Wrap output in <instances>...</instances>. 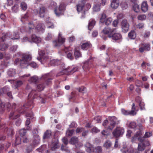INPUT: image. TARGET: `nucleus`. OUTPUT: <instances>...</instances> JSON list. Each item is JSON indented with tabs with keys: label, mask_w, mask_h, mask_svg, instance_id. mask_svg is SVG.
<instances>
[{
	"label": "nucleus",
	"mask_w": 153,
	"mask_h": 153,
	"mask_svg": "<svg viewBox=\"0 0 153 153\" xmlns=\"http://www.w3.org/2000/svg\"><path fill=\"white\" fill-rule=\"evenodd\" d=\"M26 89L27 91H28L29 92H30L28 94V99L29 100L27 104L24 105L22 108V109L18 111L19 113L17 111L11 112L9 115V117L10 119H16L19 117L20 116L19 113H23L25 112V108H27L28 106H31L33 103V101L32 100L36 98V94L35 93V90L32 89L31 87L29 85H27V86Z\"/></svg>",
	"instance_id": "f257e3e1"
},
{
	"label": "nucleus",
	"mask_w": 153,
	"mask_h": 153,
	"mask_svg": "<svg viewBox=\"0 0 153 153\" xmlns=\"http://www.w3.org/2000/svg\"><path fill=\"white\" fill-rule=\"evenodd\" d=\"M31 59V56L30 55L23 54L22 59H16L15 60L14 63L16 65H19L23 68L24 66H25V65H28Z\"/></svg>",
	"instance_id": "f03ea898"
},
{
	"label": "nucleus",
	"mask_w": 153,
	"mask_h": 153,
	"mask_svg": "<svg viewBox=\"0 0 153 153\" xmlns=\"http://www.w3.org/2000/svg\"><path fill=\"white\" fill-rule=\"evenodd\" d=\"M85 147L87 148L86 151L91 153H102V147L100 146L94 147L92 145L89 143H87L85 145Z\"/></svg>",
	"instance_id": "7ed1b4c3"
},
{
	"label": "nucleus",
	"mask_w": 153,
	"mask_h": 153,
	"mask_svg": "<svg viewBox=\"0 0 153 153\" xmlns=\"http://www.w3.org/2000/svg\"><path fill=\"white\" fill-rule=\"evenodd\" d=\"M78 69V68L77 67L74 68H67L61 71L60 72L58 73L57 76H60L64 74H67L68 73H73L77 71Z\"/></svg>",
	"instance_id": "20e7f679"
},
{
	"label": "nucleus",
	"mask_w": 153,
	"mask_h": 153,
	"mask_svg": "<svg viewBox=\"0 0 153 153\" xmlns=\"http://www.w3.org/2000/svg\"><path fill=\"white\" fill-rule=\"evenodd\" d=\"M121 27L122 31L124 33L127 32L129 29V25L126 19L123 20L121 23Z\"/></svg>",
	"instance_id": "39448f33"
},
{
	"label": "nucleus",
	"mask_w": 153,
	"mask_h": 153,
	"mask_svg": "<svg viewBox=\"0 0 153 153\" xmlns=\"http://www.w3.org/2000/svg\"><path fill=\"white\" fill-rule=\"evenodd\" d=\"M139 51L143 53L144 51H149L150 49V46L149 44L144 43H141L139 46Z\"/></svg>",
	"instance_id": "423d86ee"
},
{
	"label": "nucleus",
	"mask_w": 153,
	"mask_h": 153,
	"mask_svg": "<svg viewBox=\"0 0 153 153\" xmlns=\"http://www.w3.org/2000/svg\"><path fill=\"white\" fill-rule=\"evenodd\" d=\"M124 132V129L122 128L117 127L113 131V136L115 137H118L123 134Z\"/></svg>",
	"instance_id": "0eeeda50"
},
{
	"label": "nucleus",
	"mask_w": 153,
	"mask_h": 153,
	"mask_svg": "<svg viewBox=\"0 0 153 153\" xmlns=\"http://www.w3.org/2000/svg\"><path fill=\"white\" fill-rule=\"evenodd\" d=\"M65 39L62 38L60 33H59L58 41H54L53 42V46L55 47H58L65 42Z\"/></svg>",
	"instance_id": "6e6552de"
},
{
	"label": "nucleus",
	"mask_w": 153,
	"mask_h": 153,
	"mask_svg": "<svg viewBox=\"0 0 153 153\" xmlns=\"http://www.w3.org/2000/svg\"><path fill=\"white\" fill-rule=\"evenodd\" d=\"M65 5L63 3L61 4L58 9H55V13L57 16H59L62 13V12L65 10Z\"/></svg>",
	"instance_id": "1a4fd4ad"
},
{
	"label": "nucleus",
	"mask_w": 153,
	"mask_h": 153,
	"mask_svg": "<svg viewBox=\"0 0 153 153\" xmlns=\"http://www.w3.org/2000/svg\"><path fill=\"white\" fill-rule=\"evenodd\" d=\"M108 37L112 40L115 41L120 40L122 38L121 35L118 33H115L114 34L112 33L111 34L108 35Z\"/></svg>",
	"instance_id": "9d476101"
},
{
	"label": "nucleus",
	"mask_w": 153,
	"mask_h": 153,
	"mask_svg": "<svg viewBox=\"0 0 153 153\" xmlns=\"http://www.w3.org/2000/svg\"><path fill=\"white\" fill-rule=\"evenodd\" d=\"M58 142L57 140H53L51 143L49 145V147L52 151H55L59 148Z\"/></svg>",
	"instance_id": "9b49d317"
},
{
	"label": "nucleus",
	"mask_w": 153,
	"mask_h": 153,
	"mask_svg": "<svg viewBox=\"0 0 153 153\" xmlns=\"http://www.w3.org/2000/svg\"><path fill=\"white\" fill-rule=\"evenodd\" d=\"M116 29L115 28H111L109 27H106L104 28L102 31V33L104 34H111Z\"/></svg>",
	"instance_id": "f8f14e48"
},
{
	"label": "nucleus",
	"mask_w": 153,
	"mask_h": 153,
	"mask_svg": "<svg viewBox=\"0 0 153 153\" xmlns=\"http://www.w3.org/2000/svg\"><path fill=\"white\" fill-rule=\"evenodd\" d=\"M109 123L110 126V130H112L116 124L117 118L115 117H109Z\"/></svg>",
	"instance_id": "ddd939ff"
},
{
	"label": "nucleus",
	"mask_w": 153,
	"mask_h": 153,
	"mask_svg": "<svg viewBox=\"0 0 153 153\" xmlns=\"http://www.w3.org/2000/svg\"><path fill=\"white\" fill-rule=\"evenodd\" d=\"M27 117H29L27 118L26 121L25 123V125L26 126H28L30 123V119H34L33 117V114L32 113H27L26 115Z\"/></svg>",
	"instance_id": "4468645a"
},
{
	"label": "nucleus",
	"mask_w": 153,
	"mask_h": 153,
	"mask_svg": "<svg viewBox=\"0 0 153 153\" xmlns=\"http://www.w3.org/2000/svg\"><path fill=\"white\" fill-rule=\"evenodd\" d=\"M141 8L142 11L143 12H147L148 9V6L147 2L146 1H143L142 3Z\"/></svg>",
	"instance_id": "2eb2a0df"
},
{
	"label": "nucleus",
	"mask_w": 153,
	"mask_h": 153,
	"mask_svg": "<svg viewBox=\"0 0 153 153\" xmlns=\"http://www.w3.org/2000/svg\"><path fill=\"white\" fill-rule=\"evenodd\" d=\"M45 27L43 23H40L36 26V29L38 31L43 32L45 29Z\"/></svg>",
	"instance_id": "dca6fc26"
},
{
	"label": "nucleus",
	"mask_w": 153,
	"mask_h": 153,
	"mask_svg": "<svg viewBox=\"0 0 153 153\" xmlns=\"http://www.w3.org/2000/svg\"><path fill=\"white\" fill-rule=\"evenodd\" d=\"M119 5V0H112L111 6L112 8L116 9L117 8Z\"/></svg>",
	"instance_id": "f3484780"
},
{
	"label": "nucleus",
	"mask_w": 153,
	"mask_h": 153,
	"mask_svg": "<svg viewBox=\"0 0 153 153\" xmlns=\"http://www.w3.org/2000/svg\"><path fill=\"white\" fill-rule=\"evenodd\" d=\"M40 139L39 136H35L33 138V145L34 146L37 145L39 143Z\"/></svg>",
	"instance_id": "a211bd4d"
},
{
	"label": "nucleus",
	"mask_w": 153,
	"mask_h": 153,
	"mask_svg": "<svg viewBox=\"0 0 153 153\" xmlns=\"http://www.w3.org/2000/svg\"><path fill=\"white\" fill-rule=\"evenodd\" d=\"M8 75L10 77L13 76L16 74L15 70L14 69H9L7 72Z\"/></svg>",
	"instance_id": "6ab92c4d"
},
{
	"label": "nucleus",
	"mask_w": 153,
	"mask_h": 153,
	"mask_svg": "<svg viewBox=\"0 0 153 153\" xmlns=\"http://www.w3.org/2000/svg\"><path fill=\"white\" fill-rule=\"evenodd\" d=\"M143 134V133L142 131H141V130H139L138 131L136 132V133L134 134V137H132V138L131 140L132 141V142H134L135 139L136 138L138 137H141Z\"/></svg>",
	"instance_id": "aec40b11"
},
{
	"label": "nucleus",
	"mask_w": 153,
	"mask_h": 153,
	"mask_svg": "<svg viewBox=\"0 0 153 153\" xmlns=\"http://www.w3.org/2000/svg\"><path fill=\"white\" fill-rule=\"evenodd\" d=\"M46 10V8L44 7H42L39 8V14L41 17H44Z\"/></svg>",
	"instance_id": "412c9836"
},
{
	"label": "nucleus",
	"mask_w": 153,
	"mask_h": 153,
	"mask_svg": "<svg viewBox=\"0 0 153 153\" xmlns=\"http://www.w3.org/2000/svg\"><path fill=\"white\" fill-rule=\"evenodd\" d=\"M31 38L32 41L33 42L38 43L41 42V39L37 36L35 35H33Z\"/></svg>",
	"instance_id": "4be33fe9"
},
{
	"label": "nucleus",
	"mask_w": 153,
	"mask_h": 153,
	"mask_svg": "<svg viewBox=\"0 0 153 153\" xmlns=\"http://www.w3.org/2000/svg\"><path fill=\"white\" fill-rule=\"evenodd\" d=\"M95 24V21L94 20L91 19L89 20L88 25V28L89 30H91Z\"/></svg>",
	"instance_id": "5701e85b"
},
{
	"label": "nucleus",
	"mask_w": 153,
	"mask_h": 153,
	"mask_svg": "<svg viewBox=\"0 0 153 153\" xmlns=\"http://www.w3.org/2000/svg\"><path fill=\"white\" fill-rule=\"evenodd\" d=\"M91 44L88 42L83 43L81 46V48L83 50H87L90 47Z\"/></svg>",
	"instance_id": "b1692460"
},
{
	"label": "nucleus",
	"mask_w": 153,
	"mask_h": 153,
	"mask_svg": "<svg viewBox=\"0 0 153 153\" xmlns=\"http://www.w3.org/2000/svg\"><path fill=\"white\" fill-rule=\"evenodd\" d=\"M39 78L37 76H34L31 77L30 79L28 80L29 82L31 83H36L38 80Z\"/></svg>",
	"instance_id": "393cba45"
},
{
	"label": "nucleus",
	"mask_w": 153,
	"mask_h": 153,
	"mask_svg": "<svg viewBox=\"0 0 153 153\" xmlns=\"http://www.w3.org/2000/svg\"><path fill=\"white\" fill-rule=\"evenodd\" d=\"M51 134V132L50 130H47L45 133L43 138L44 139H46L50 137Z\"/></svg>",
	"instance_id": "a878e982"
},
{
	"label": "nucleus",
	"mask_w": 153,
	"mask_h": 153,
	"mask_svg": "<svg viewBox=\"0 0 153 153\" xmlns=\"http://www.w3.org/2000/svg\"><path fill=\"white\" fill-rule=\"evenodd\" d=\"M45 87V85L44 83H39L36 86L37 90L38 91L43 90Z\"/></svg>",
	"instance_id": "bb28decb"
},
{
	"label": "nucleus",
	"mask_w": 153,
	"mask_h": 153,
	"mask_svg": "<svg viewBox=\"0 0 153 153\" xmlns=\"http://www.w3.org/2000/svg\"><path fill=\"white\" fill-rule=\"evenodd\" d=\"M102 125L105 128L110 130V123L109 122H108L107 120H106L104 121L102 123Z\"/></svg>",
	"instance_id": "cd10ccee"
},
{
	"label": "nucleus",
	"mask_w": 153,
	"mask_h": 153,
	"mask_svg": "<svg viewBox=\"0 0 153 153\" xmlns=\"http://www.w3.org/2000/svg\"><path fill=\"white\" fill-rule=\"evenodd\" d=\"M128 36L130 39H134L136 37L135 32L134 30L131 31L128 33Z\"/></svg>",
	"instance_id": "c85d7f7f"
},
{
	"label": "nucleus",
	"mask_w": 153,
	"mask_h": 153,
	"mask_svg": "<svg viewBox=\"0 0 153 153\" xmlns=\"http://www.w3.org/2000/svg\"><path fill=\"white\" fill-rule=\"evenodd\" d=\"M78 138L75 137H72L70 140V143L72 144H74L78 143Z\"/></svg>",
	"instance_id": "c756f323"
},
{
	"label": "nucleus",
	"mask_w": 153,
	"mask_h": 153,
	"mask_svg": "<svg viewBox=\"0 0 153 153\" xmlns=\"http://www.w3.org/2000/svg\"><path fill=\"white\" fill-rule=\"evenodd\" d=\"M137 19L138 20L143 21L146 19V16L145 14H141L137 16Z\"/></svg>",
	"instance_id": "7c9ffc66"
},
{
	"label": "nucleus",
	"mask_w": 153,
	"mask_h": 153,
	"mask_svg": "<svg viewBox=\"0 0 153 153\" xmlns=\"http://www.w3.org/2000/svg\"><path fill=\"white\" fill-rule=\"evenodd\" d=\"M111 142L109 140H107L104 143L103 146L107 149L109 148L112 145Z\"/></svg>",
	"instance_id": "2f4dec72"
},
{
	"label": "nucleus",
	"mask_w": 153,
	"mask_h": 153,
	"mask_svg": "<svg viewBox=\"0 0 153 153\" xmlns=\"http://www.w3.org/2000/svg\"><path fill=\"white\" fill-rule=\"evenodd\" d=\"M19 7L18 5L16 4L12 7V11L13 13H16L19 10Z\"/></svg>",
	"instance_id": "473e14b6"
},
{
	"label": "nucleus",
	"mask_w": 153,
	"mask_h": 153,
	"mask_svg": "<svg viewBox=\"0 0 153 153\" xmlns=\"http://www.w3.org/2000/svg\"><path fill=\"white\" fill-rule=\"evenodd\" d=\"M60 61L57 59H53L50 61V63L52 66H55L59 64Z\"/></svg>",
	"instance_id": "72a5a7b5"
},
{
	"label": "nucleus",
	"mask_w": 153,
	"mask_h": 153,
	"mask_svg": "<svg viewBox=\"0 0 153 153\" xmlns=\"http://www.w3.org/2000/svg\"><path fill=\"white\" fill-rule=\"evenodd\" d=\"M131 112V114H132V116L135 115L137 114V112L136 111V106L134 103L132 104L131 110L130 111Z\"/></svg>",
	"instance_id": "f704fd0d"
},
{
	"label": "nucleus",
	"mask_w": 153,
	"mask_h": 153,
	"mask_svg": "<svg viewBox=\"0 0 153 153\" xmlns=\"http://www.w3.org/2000/svg\"><path fill=\"white\" fill-rule=\"evenodd\" d=\"M10 37L12 39H18L19 38V33L18 32L13 33V35H11Z\"/></svg>",
	"instance_id": "c9c22d12"
},
{
	"label": "nucleus",
	"mask_w": 153,
	"mask_h": 153,
	"mask_svg": "<svg viewBox=\"0 0 153 153\" xmlns=\"http://www.w3.org/2000/svg\"><path fill=\"white\" fill-rule=\"evenodd\" d=\"M121 112L124 115H132V114H131V112L130 111L126 110L122 108L121 109Z\"/></svg>",
	"instance_id": "e433bc0d"
},
{
	"label": "nucleus",
	"mask_w": 153,
	"mask_h": 153,
	"mask_svg": "<svg viewBox=\"0 0 153 153\" xmlns=\"http://www.w3.org/2000/svg\"><path fill=\"white\" fill-rule=\"evenodd\" d=\"M133 8L135 12H138L139 10V6L137 3L134 4Z\"/></svg>",
	"instance_id": "4c0bfd02"
},
{
	"label": "nucleus",
	"mask_w": 153,
	"mask_h": 153,
	"mask_svg": "<svg viewBox=\"0 0 153 153\" xmlns=\"http://www.w3.org/2000/svg\"><path fill=\"white\" fill-rule=\"evenodd\" d=\"M74 54L75 57L76 58L80 57L81 56V53L77 48L75 49Z\"/></svg>",
	"instance_id": "58836bf2"
},
{
	"label": "nucleus",
	"mask_w": 153,
	"mask_h": 153,
	"mask_svg": "<svg viewBox=\"0 0 153 153\" xmlns=\"http://www.w3.org/2000/svg\"><path fill=\"white\" fill-rule=\"evenodd\" d=\"M20 6L21 9L24 11L27 8V4L25 2H22L21 3Z\"/></svg>",
	"instance_id": "ea45409f"
},
{
	"label": "nucleus",
	"mask_w": 153,
	"mask_h": 153,
	"mask_svg": "<svg viewBox=\"0 0 153 153\" xmlns=\"http://www.w3.org/2000/svg\"><path fill=\"white\" fill-rule=\"evenodd\" d=\"M106 19V15L104 13H103L101 15V16L100 19V22L101 23H104V21Z\"/></svg>",
	"instance_id": "a19ab883"
},
{
	"label": "nucleus",
	"mask_w": 153,
	"mask_h": 153,
	"mask_svg": "<svg viewBox=\"0 0 153 153\" xmlns=\"http://www.w3.org/2000/svg\"><path fill=\"white\" fill-rule=\"evenodd\" d=\"M145 149L144 144L141 143L138 144V149L139 151H142Z\"/></svg>",
	"instance_id": "79ce46f5"
},
{
	"label": "nucleus",
	"mask_w": 153,
	"mask_h": 153,
	"mask_svg": "<svg viewBox=\"0 0 153 153\" xmlns=\"http://www.w3.org/2000/svg\"><path fill=\"white\" fill-rule=\"evenodd\" d=\"M112 19L111 18H109L107 19H106L104 21V22L105 25H109L112 21Z\"/></svg>",
	"instance_id": "37998d69"
},
{
	"label": "nucleus",
	"mask_w": 153,
	"mask_h": 153,
	"mask_svg": "<svg viewBox=\"0 0 153 153\" xmlns=\"http://www.w3.org/2000/svg\"><path fill=\"white\" fill-rule=\"evenodd\" d=\"M100 10V5L97 4L94 7L93 10L95 11H98Z\"/></svg>",
	"instance_id": "c03bdc74"
},
{
	"label": "nucleus",
	"mask_w": 153,
	"mask_h": 153,
	"mask_svg": "<svg viewBox=\"0 0 153 153\" xmlns=\"http://www.w3.org/2000/svg\"><path fill=\"white\" fill-rule=\"evenodd\" d=\"M7 45L6 44H3L0 45V50L3 51L5 50L8 48Z\"/></svg>",
	"instance_id": "a18cd8bd"
},
{
	"label": "nucleus",
	"mask_w": 153,
	"mask_h": 153,
	"mask_svg": "<svg viewBox=\"0 0 153 153\" xmlns=\"http://www.w3.org/2000/svg\"><path fill=\"white\" fill-rule=\"evenodd\" d=\"M22 139L20 138L19 137H16V138L15 143L14 145L15 146L19 145L21 143V140Z\"/></svg>",
	"instance_id": "49530a36"
},
{
	"label": "nucleus",
	"mask_w": 153,
	"mask_h": 153,
	"mask_svg": "<svg viewBox=\"0 0 153 153\" xmlns=\"http://www.w3.org/2000/svg\"><path fill=\"white\" fill-rule=\"evenodd\" d=\"M22 84V81L19 80L15 83L14 85L15 87V88H17L19 87Z\"/></svg>",
	"instance_id": "de8ad7c7"
},
{
	"label": "nucleus",
	"mask_w": 153,
	"mask_h": 153,
	"mask_svg": "<svg viewBox=\"0 0 153 153\" xmlns=\"http://www.w3.org/2000/svg\"><path fill=\"white\" fill-rule=\"evenodd\" d=\"M79 91L83 94L86 93L87 92L86 88L84 87H82L78 89Z\"/></svg>",
	"instance_id": "09e8293b"
},
{
	"label": "nucleus",
	"mask_w": 153,
	"mask_h": 153,
	"mask_svg": "<svg viewBox=\"0 0 153 153\" xmlns=\"http://www.w3.org/2000/svg\"><path fill=\"white\" fill-rule=\"evenodd\" d=\"M61 149L62 151H64L67 152H70V151L68 149V147H66V146H64L63 145H62L61 147Z\"/></svg>",
	"instance_id": "8fccbe9b"
},
{
	"label": "nucleus",
	"mask_w": 153,
	"mask_h": 153,
	"mask_svg": "<svg viewBox=\"0 0 153 153\" xmlns=\"http://www.w3.org/2000/svg\"><path fill=\"white\" fill-rule=\"evenodd\" d=\"M19 133L21 137H23L26 134V130L24 129H21L19 131Z\"/></svg>",
	"instance_id": "3c124183"
},
{
	"label": "nucleus",
	"mask_w": 153,
	"mask_h": 153,
	"mask_svg": "<svg viewBox=\"0 0 153 153\" xmlns=\"http://www.w3.org/2000/svg\"><path fill=\"white\" fill-rule=\"evenodd\" d=\"M74 131V130H68L66 132V135L68 136H71L73 134Z\"/></svg>",
	"instance_id": "603ef678"
},
{
	"label": "nucleus",
	"mask_w": 153,
	"mask_h": 153,
	"mask_svg": "<svg viewBox=\"0 0 153 153\" xmlns=\"http://www.w3.org/2000/svg\"><path fill=\"white\" fill-rule=\"evenodd\" d=\"M136 27L140 29H143L144 27V24L142 22L139 23L137 25Z\"/></svg>",
	"instance_id": "864d4df0"
},
{
	"label": "nucleus",
	"mask_w": 153,
	"mask_h": 153,
	"mask_svg": "<svg viewBox=\"0 0 153 153\" xmlns=\"http://www.w3.org/2000/svg\"><path fill=\"white\" fill-rule=\"evenodd\" d=\"M137 126L136 123L134 122H132L129 124V127L131 128H134Z\"/></svg>",
	"instance_id": "5fc2aeb1"
},
{
	"label": "nucleus",
	"mask_w": 153,
	"mask_h": 153,
	"mask_svg": "<svg viewBox=\"0 0 153 153\" xmlns=\"http://www.w3.org/2000/svg\"><path fill=\"white\" fill-rule=\"evenodd\" d=\"M91 131L93 133H96L99 132L100 130L97 128L94 127L91 129Z\"/></svg>",
	"instance_id": "6e6d98bb"
},
{
	"label": "nucleus",
	"mask_w": 153,
	"mask_h": 153,
	"mask_svg": "<svg viewBox=\"0 0 153 153\" xmlns=\"http://www.w3.org/2000/svg\"><path fill=\"white\" fill-rule=\"evenodd\" d=\"M88 61L85 62L84 63V65L82 66L83 69L84 70H86L88 69Z\"/></svg>",
	"instance_id": "4d7b16f0"
},
{
	"label": "nucleus",
	"mask_w": 153,
	"mask_h": 153,
	"mask_svg": "<svg viewBox=\"0 0 153 153\" xmlns=\"http://www.w3.org/2000/svg\"><path fill=\"white\" fill-rule=\"evenodd\" d=\"M84 7L83 5H82L80 4H78L77 6V10L78 12H80L83 9Z\"/></svg>",
	"instance_id": "13d9d810"
},
{
	"label": "nucleus",
	"mask_w": 153,
	"mask_h": 153,
	"mask_svg": "<svg viewBox=\"0 0 153 153\" xmlns=\"http://www.w3.org/2000/svg\"><path fill=\"white\" fill-rule=\"evenodd\" d=\"M139 105L141 110H143L145 109V108L144 107L145 104L144 102H140L139 103Z\"/></svg>",
	"instance_id": "bf43d9fd"
},
{
	"label": "nucleus",
	"mask_w": 153,
	"mask_h": 153,
	"mask_svg": "<svg viewBox=\"0 0 153 153\" xmlns=\"http://www.w3.org/2000/svg\"><path fill=\"white\" fill-rule=\"evenodd\" d=\"M18 48V46L17 45H14L13 46H11L10 48V51L12 52H15V51L17 48Z\"/></svg>",
	"instance_id": "052dcab7"
},
{
	"label": "nucleus",
	"mask_w": 153,
	"mask_h": 153,
	"mask_svg": "<svg viewBox=\"0 0 153 153\" xmlns=\"http://www.w3.org/2000/svg\"><path fill=\"white\" fill-rule=\"evenodd\" d=\"M152 135V132H146L144 135V137L145 138H148Z\"/></svg>",
	"instance_id": "680f3d73"
},
{
	"label": "nucleus",
	"mask_w": 153,
	"mask_h": 153,
	"mask_svg": "<svg viewBox=\"0 0 153 153\" xmlns=\"http://www.w3.org/2000/svg\"><path fill=\"white\" fill-rule=\"evenodd\" d=\"M34 25L33 23L32 22H30L28 24V28L30 30L34 29Z\"/></svg>",
	"instance_id": "e2e57ef3"
},
{
	"label": "nucleus",
	"mask_w": 153,
	"mask_h": 153,
	"mask_svg": "<svg viewBox=\"0 0 153 153\" xmlns=\"http://www.w3.org/2000/svg\"><path fill=\"white\" fill-rule=\"evenodd\" d=\"M29 62L30 61H29ZM30 65L31 66V67L33 68L36 67L37 66L35 62H32L30 63L29 62L28 65H25V66H26L27 65Z\"/></svg>",
	"instance_id": "0e129e2a"
},
{
	"label": "nucleus",
	"mask_w": 153,
	"mask_h": 153,
	"mask_svg": "<svg viewBox=\"0 0 153 153\" xmlns=\"http://www.w3.org/2000/svg\"><path fill=\"white\" fill-rule=\"evenodd\" d=\"M3 89V91L4 94L7 93L8 91L9 90V88L7 86H5L3 88H2Z\"/></svg>",
	"instance_id": "69168bd1"
},
{
	"label": "nucleus",
	"mask_w": 153,
	"mask_h": 153,
	"mask_svg": "<svg viewBox=\"0 0 153 153\" xmlns=\"http://www.w3.org/2000/svg\"><path fill=\"white\" fill-rule=\"evenodd\" d=\"M123 153H126L128 152V148L126 146H124L121 149Z\"/></svg>",
	"instance_id": "338daca9"
},
{
	"label": "nucleus",
	"mask_w": 153,
	"mask_h": 153,
	"mask_svg": "<svg viewBox=\"0 0 153 153\" xmlns=\"http://www.w3.org/2000/svg\"><path fill=\"white\" fill-rule=\"evenodd\" d=\"M150 35V32L149 31H146L144 34L143 36L145 38H148L149 37Z\"/></svg>",
	"instance_id": "774afa93"
}]
</instances>
